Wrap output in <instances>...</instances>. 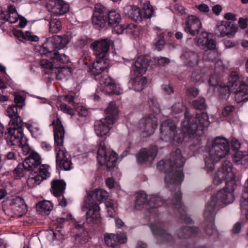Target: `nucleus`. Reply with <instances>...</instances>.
I'll return each mask as SVG.
<instances>
[{
	"label": "nucleus",
	"mask_w": 248,
	"mask_h": 248,
	"mask_svg": "<svg viewBox=\"0 0 248 248\" xmlns=\"http://www.w3.org/2000/svg\"><path fill=\"white\" fill-rule=\"evenodd\" d=\"M197 8L202 12L206 13L209 11V7L205 4L196 5Z\"/></svg>",
	"instance_id": "64"
},
{
	"label": "nucleus",
	"mask_w": 248,
	"mask_h": 248,
	"mask_svg": "<svg viewBox=\"0 0 248 248\" xmlns=\"http://www.w3.org/2000/svg\"><path fill=\"white\" fill-rule=\"evenodd\" d=\"M18 17V15L14 5L9 6L7 11L0 7V24H3L6 21L15 23L17 21Z\"/></svg>",
	"instance_id": "25"
},
{
	"label": "nucleus",
	"mask_w": 248,
	"mask_h": 248,
	"mask_svg": "<svg viewBox=\"0 0 248 248\" xmlns=\"http://www.w3.org/2000/svg\"><path fill=\"white\" fill-rule=\"evenodd\" d=\"M197 44L201 49L205 51L214 50L216 46V41L213 39L209 38L208 33L203 31H202L197 37Z\"/></svg>",
	"instance_id": "26"
},
{
	"label": "nucleus",
	"mask_w": 248,
	"mask_h": 248,
	"mask_svg": "<svg viewBox=\"0 0 248 248\" xmlns=\"http://www.w3.org/2000/svg\"><path fill=\"white\" fill-rule=\"evenodd\" d=\"M98 14H93L92 17V23L96 28H103L104 27L107 18L106 15H98Z\"/></svg>",
	"instance_id": "40"
},
{
	"label": "nucleus",
	"mask_w": 248,
	"mask_h": 248,
	"mask_svg": "<svg viewBox=\"0 0 248 248\" xmlns=\"http://www.w3.org/2000/svg\"><path fill=\"white\" fill-rule=\"evenodd\" d=\"M40 64L42 67L47 69H50L53 66V64H52L51 62L46 59H43L41 60Z\"/></svg>",
	"instance_id": "56"
},
{
	"label": "nucleus",
	"mask_w": 248,
	"mask_h": 248,
	"mask_svg": "<svg viewBox=\"0 0 248 248\" xmlns=\"http://www.w3.org/2000/svg\"><path fill=\"white\" fill-rule=\"evenodd\" d=\"M105 243L109 247H114L119 243L124 244L126 241L125 234L124 232H120L115 234L110 233L105 236Z\"/></svg>",
	"instance_id": "28"
},
{
	"label": "nucleus",
	"mask_w": 248,
	"mask_h": 248,
	"mask_svg": "<svg viewBox=\"0 0 248 248\" xmlns=\"http://www.w3.org/2000/svg\"><path fill=\"white\" fill-rule=\"evenodd\" d=\"M21 148L23 154L25 155H27L30 152V147L28 144L26 143V139L23 140V143L20 146H18Z\"/></svg>",
	"instance_id": "60"
},
{
	"label": "nucleus",
	"mask_w": 248,
	"mask_h": 248,
	"mask_svg": "<svg viewBox=\"0 0 248 248\" xmlns=\"http://www.w3.org/2000/svg\"><path fill=\"white\" fill-rule=\"evenodd\" d=\"M198 232V229L196 227L185 226L180 229L178 235L181 238H186L192 235L196 234Z\"/></svg>",
	"instance_id": "37"
},
{
	"label": "nucleus",
	"mask_w": 248,
	"mask_h": 248,
	"mask_svg": "<svg viewBox=\"0 0 248 248\" xmlns=\"http://www.w3.org/2000/svg\"><path fill=\"white\" fill-rule=\"evenodd\" d=\"M9 127L5 133V139L7 143L11 146H20L25 139L23 133V127H27L31 131L32 126L23 122L21 118H16L9 123Z\"/></svg>",
	"instance_id": "7"
},
{
	"label": "nucleus",
	"mask_w": 248,
	"mask_h": 248,
	"mask_svg": "<svg viewBox=\"0 0 248 248\" xmlns=\"http://www.w3.org/2000/svg\"><path fill=\"white\" fill-rule=\"evenodd\" d=\"M150 227L154 234L156 236L158 243L171 242L172 240V237L163 228L161 223L151 224Z\"/></svg>",
	"instance_id": "23"
},
{
	"label": "nucleus",
	"mask_w": 248,
	"mask_h": 248,
	"mask_svg": "<svg viewBox=\"0 0 248 248\" xmlns=\"http://www.w3.org/2000/svg\"><path fill=\"white\" fill-rule=\"evenodd\" d=\"M69 41L67 36H53L43 45L40 48V53H48V52L56 50V49H62L68 44Z\"/></svg>",
	"instance_id": "12"
},
{
	"label": "nucleus",
	"mask_w": 248,
	"mask_h": 248,
	"mask_svg": "<svg viewBox=\"0 0 248 248\" xmlns=\"http://www.w3.org/2000/svg\"><path fill=\"white\" fill-rule=\"evenodd\" d=\"M47 3L49 10L56 16H61L66 13L69 8L67 3L64 1H49Z\"/></svg>",
	"instance_id": "27"
},
{
	"label": "nucleus",
	"mask_w": 248,
	"mask_h": 248,
	"mask_svg": "<svg viewBox=\"0 0 248 248\" xmlns=\"http://www.w3.org/2000/svg\"><path fill=\"white\" fill-rule=\"evenodd\" d=\"M202 27V24L200 19L195 16L190 15L185 21L184 29L185 32L194 36L201 31Z\"/></svg>",
	"instance_id": "17"
},
{
	"label": "nucleus",
	"mask_w": 248,
	"mask_h": 248,
	"mask_svg": "<svg viewBox=\"0 0 248 248\" xmlns=\"http://www.w3.org/2000/svg\"><path fill=\"white\" fill-rule=\"evenodd\" d=\"M108 196V193L105 190L95 189L84 199V207L89 206L90 204H98L97 202H103Z\"/></svg>",
	"instance_id": "24"
},
{
	"label": "nucleus",
	"mask_w": 248,
	"mask_h": 248,
	"mask_svg": "<svg viewBox=\"0 0 248 248\" xmlns=\"http://www.w3.org/2000/svg\"><path fill=\"white\" fill-rule=\"evenodd\" d=\"M164 202L161 200V198L156 195L152 196L148 202L149 205L153 208H157L162 206Z\"/></svg>",
	"instance_id": "47"
},
{
	"label": "nucleus",
	"mask_w": 248,
	"mask_h": 248,
	"mask_svg": "<svg viewBox=\"0 0 248 248\" xmlns=\"http://www.w3.org/2000/svg\"><path fill=\"white\" fill-rule=\"evenodd\" d=\"M54 126V138L55 142L57 146L56 150H58L56 162L61 169L65 170H70L73 168L69 155L63 147L64 137V129L62 125V122L59 118H57L56 122L52 123Z\"/></svg>",
	"instance_id": "4"
},
{
	"label": "nucleus",
	"mask_w": 248,
	"mask_h": 248,
	"mask_svg": "<svg viewBox=\"0 0 248 248\" xmlns=\"http://www.w3.org/2000/svg\"><path fill=\"white\" fill-rule=\"evenodd\" d=\"M170 62V59L166 57H161L157 59V63L160 66H165Z\"/></svg>",
	"instance_id": "58"
},
{
	"label": "nucleus",
	"mask_w": 248,
	"mask_h": 248,
	"mask_svg": "<svg viewBox=\"0 0 248 248\" xmlns=\"http://www.w3.org/2000/svg\"><path fill=\"white\" fill-rule=\"evenodd\" d=\"M109 65L108 61L106 59L96 58L91 68V73L95 76H98L103 71L107 70Z\"/></svg>",
	"instance_id": "31"
},
{
	"label": "nucleus",
	"mask_w": 248,
	"mask_h": 248,
	"mask_svg": "<svg viewBox=\"0 0 248 248\" xmlns=\"http://www.w3.org/2000/svg\"><path fill=\"white\" fill-rule=\"evenodd\" d=\"M219 82V77L217 75H213L211 76L209 79V83L212 86H216L218 85Z\"/></svg>",
	"instance_id": "54"
},
{
	"label": "nucleus",
	"mask_w": 248,
	"mask_h": 248,
	"mask_svg": "<svg viewBox=\"0 0 248 248\" xmlns=\"http://www.w3.org/2000/svg\"><path fill=\"white\" fill-rule=\"evenodd\" d=\"M51 185L52 193L58 198L59 204L62 206H66L67 200L63 195L65 188V183L63 180L56 179L51 181Z\"/></svg>",
	"instance_id": "16"
},
{
	"label": "nucleus",
	"mask_w": 248,
	"mask_h": 248,
	"mask_svg": "<svg viewBox=\"0 0 248 248\" xmlns=\"http://www.w3.org/2000/svg\"><path fill=\"white\" fill-rule=\"evenodd\" d=\"M112 153L104 141H100L98 145L97 159L101 165H105L109 170L116 166L117 157Z\"/></svg>",
	"instance_id": "10"
},
{
	"label": "nucleus",
	"mask_w": 248,
	"mask_h": 248,
	"mask_svg": "<svg viewBox=\"0 0 248 248\" xmlns=\"http://www.w3.org/2000/svg\"><path fill=\"white\" fill-rule=\"evenodd\" d=\"M230 145L225 138H216L209 150V156L216 162L224 157L229 152Z\"/></svg>",
	"instance_id": "11"
},
{
	"label": "nucleus",
	"mask_w": 248,
	"mask_h": 248,
	"mask_svg": "<svg viewBox=\"0 0 248 248\" xmlns=\"http://www.w3.org/2000/svg\"><path fill=\"white\" fill-rule=\"evenodd\" d=\"M240 205L241 208H245V206H248V179L246 181L243 187Z\"/></svg>",
	"instance_id": "42"
},
{
	"label": "nucleus",
	"mask_w": 248,
	"mask_h": 248,
	"mask_svg": "<svg viewBox=\"0 0 248 248\" xmlns=\"http://www.w3.org/2000/svg\"><path fill=\"white\" fill-rule=\"evenodd\" d=\"M14 96L15 102L17 104L16 105H17L19 109H21L22 108V104L24 102V98L18 93L15 94Z\"/></svg>",
	"instance_id": "53"
},
{
	"label": "nucleus",
	"mask_w": 248,
	"mask_h": 248,
	"mask_svg": "<svg viewBox=\"0 0 248 248\" xmlns=\"http://www.w3.org/2000/svg\"><path fill=\"white\" fill-rule=\"evenodd\" d=\"M9 209L18 218H21L27 211L24 200L18 196L13 198L10 201Z\"/></svg>",
	"instance_id": "21"
},
{
	"label": "nucleus",
	"mask_w": 248,
	"mask_h": 248,
	"mask_svg": "<svg viewBox=\"0 0 248 248\" xmlns=\"http://www.w3.org/2000/svg\"><path fill=\"white\" fill-rule=\"evenodd\" d=\"M204 161H205L204 169L208 172L212 171L215 168L214 162H216V161H214L213 160L211 159L210 157V158H205Z\"/></svg>",
	"instance_id": "51"
},
{
	"label": "nucleus",
	"mask_w": 248,
	"mask_h": 248,
	"mask_svg": "<svg viewBox=\"0 0 248 248\" xmlns=\"http://www.w3.org/2000/svg\"><path fill=\"white\" fill-rule=\"evenodd\" d=\"M45 19L49 22V30L51 33H57L61 30L62 24L59 19L50 17Z\"/></svg>",
	"instance_id": "39"
},
{
	"label": "nucleus",
	"mask_w": 248,
	"mask_h": 248,
	"mask_svg": "<svg viewBox=\"0 0 248 248\" xmlns=\"http://www.w3.org/2000/svg\"><path fill=\"white\" fill-rule=\"evenodd\" d=\"M24 162L28 168L31 170L41 164L42 159L40 155L37 152H32L25 159Z\"/></svg>",
	"instance_id": "32"
},
{
	"label": "nucleus",
	"mask_w": 248,
	"mask_h": 248,
	"mask_svg": "<svg viewBox=\"0 0 248 248\" xmlns=\"http://www.w3.org/2000/svg\"><path fill=\"white\" fill-rule=\"evenodd\" d=\"M157 125V118L153 115H150L143 117L140 121L138 127L143 132L150 135L154 133Z\"/></svg>",
	"instance_id": "19"
},
{
	"label": "nucleus",
	"mask_w": 248,
	"mask_h": 248,
	"mask_svg": "<svg viewBox=\"0 0 248 248\" xmlns=\"http://www.w3.org/2000/svg\"><path fill=\"white\" fill-rule=\"evenodd\" d=\"M183 105L182 103L177 102L172 106V110L175 113H179L182 112Z\"/></svg>",
	"instance_id": "55"
},
{
	"label": "nucleus",
	"mask_w": 248,
	"mask_h": 248,
	"mask_svg": "<svg viewBox=\"0 0 248 248\" xmlns=\"http://www.w3.org/2000/svg\"><path fill=\"white\" fill-rule=\"evenodd\" d=\"M192 105L196 109L202 110L205 109L206 108V104L204 98H198L194 100Z\"/></svg>",
	"instance_id": "50"
},
{
	"label": "nucleus",
	"mask_w": 248,
	"mask_h": 248,
	"mask_svg": "<svg viewBox=\"0 0 248 248\" xmlns=\"http://www.w3.org/2000/svg\"><path fill=\"white\" fill-rule=\"evenodd\" d=\"M113 28L112 31L118 34H122L124 32H129V30H131L134 27V25H119L115 24Z\"/></svg>",
	"instance_id": "44"
},
{
	"label": "nucleus",
	"mask_w": 248,
	"mask_h": 248,
	"mask_svg": "<svg viewBox=\"0 0 248 248\" xmlns=\"http://www.w3.org/2000/svg\"><path fill=\"white\" fill-rule=\"evenodd\" d=\"M111 41L108 38L100 39L92 43L90 48L93 50L96 58L105 59L109 49Z\"/></svg>",
	"instance_id": "15"
},
{
	"label": "nucleus",
	"mask_w": 248,
	"mask_h": 248,
	"mask_svg": "<svg viewBox=\"0 0 248 248\" xmlns=\"http://www.w3.org/2000/svg\"><path fill=\"white\" fill-rule=\"evenodd\" d=\"M51 58L55 62H60L62 63H66L69 62V58L64 54L60 53L58 51L48 52V53H41Z\"/></svg>",
	"instance_id": "34"
},
{
	"label": "nucleus",
	"mask_w": 248,
	"mask_h": 248,
	"mask_svg": "<svg viewBox=\"0 0 248 248\" xmlns=\"http://www.w3.org/2000/svg\"><path fill=\"white\" fill-rule=\"evenodd\" d=\"M232 160L239 165H248V152L237 151L232 156Z\"/></svg>",
	"instance_id": "36"
},
{
	"label": "nucleus",
	"mask_w": 248,
	"mask_h": 248,
	"mask_svg": "<svg viewBox=\"0 0 248 248\" xmlns=\"http://www.w3.org/2000/svg\"><path fill=\"white\" fill-rule=\"evenodd\" d=\"M31 170L30 169L25 165L24 161L22 163H19L14 170V173L16 177H23L27 172Z\"/></svg>",
	"instance_id": "43"
},
{
	"label": "nucleus",
	"mask_w": 248,
	"mask_h": 248,
	"mask_svg": "<svg viewBox=\"0 0 248 248\" xmlns=\"http://www.w3.org/2000/svg\"><path fill=\"white\" fill-rule=\"evenodd\" d=\"M104 118L96 121L94 124V131L98 137H103L108 134L112 125L117 118L118 111L115 102H111L105 110Z\"/></svg>",
	"instance_id": "6"
},
{
	"label": "nucleus",
	"mask_w": 248,
	"mask_h": 248,
	"mask_svg": "<svg viewBox=\"0 0 248 248\" xmlns=\"http://www.w3.org/2000/svg\"><path fill=\"white\" fill-rule=\"evenodd\" d=\"M106 8L100 3H97L95 5L93 14L97 13L98 15H106Z\"/></svg>",
	"instance_id": "52"
},
{
	"label": "nucleus",
	"mask_w": 248,
	"mask_h": 248,
	"mask_svg": "<svg viewBox=\"0 0 248 248\" xmlns=\"http://www.w3.org/2000/svg\"><path fill=\"white\" fill-rule=\"evenodd\" d=\"M182 193L180 190H178L174 196V201L168 200L167 201V204L168 206H172L175 207L180 214V217L186 223H190L192 221V219L190 217L187 216L186 213L185 209L181 202Z\"/></svg>",
	"instance_id": "18"
},
{
	"label": "nucleus",
	"mask_w": 248,
	"mask_h": 248,
	"mask_svg": "<svg viewBox=\"0 0 248 248\" xmlns=\"http://www.w3.org/2000/svg\"><path fill=\"white\" fill-rule=\"evenodd\" d=\"M99 83L101 86V90L105 94L119 95L122 93V90L120 86L107 74L101 77Z\"/></svg>",
	"instance_id": "13"
},
{
	"label": "nucleus",
	"mask_w": 248,
	"mask_h": 248,
	"mask_svg": "<svg viewBox=\"0 0 248 248\" xmlns=\"http://www.w3.org/2000/svg\"><path fill=\"white\" fill-rule=\"evenodd\" d=\"M185 163L181 151L177 149L170 154L169 160H161L157 164V169L165 172V182L166 187L170 191L179 188L183 180L182 168Z\"/></svg>",
	"instance_id": "2"
},
{
	"label": "nucleus",
	"mask_w": 248,
	"mask_h": 248,
	"mask_svg": "<svg viewBox=\"0 0 248 248\" xmlns=\"http://www.w3.org/2000/svg\"><path fill=\"white\" fill-rule=\"evenodd\" d=\"M204 79L205 75L201 70H196L191 74V80L195 84H201L204 81Z\"/></svg>",
	"instance_id": "45"
},
{
	"label": "nucleus",
	"mask_w": 248,
	"mask_h": 248,
	"mask_svg": "<svg viewBox=\"0 0 248 248\" xmlns=\"http://www.w3.org/2000/svg\"><path fill=\"white\" fill-rule=\"evenodd\" d=\"M147 67V60L143 57H139L131 66V71L136 76H141L146 72Z\"/></svg>",
	"instance_id": "30"
},
{
	"label": "nucleus",
	"mask_w": 248,
	"mask_h": 248,
	"mask_svg": "<svg viewBox=\"0 0 248 248\" xmlns=\"http://www.w3.org/2000/svg\"><path fill=\"white\" fill-rule=\"evenodd\" d=\"M165 40L162 39L160 38L159 39L158 41L156 43L155 47L156 49L158 50H161L163 48L164 45H165Z\"/></svg>",
	"instance_id": "63"
},
{
	"label": "nucleus",
	"mask_w": 248,
	"mask_h": 248,
	"mask_svg": "<svg viewBox=\"0 0 248 248\" xmlns=\"http://www.w3.org/2000/svg\"><path fill=\"white\" fill-rule=\"evenodd\" d=\"M147 80L145 77H142L139 79L132 78L128 83L129 89L134 90L136 92L142 90L147 84Z\"/></svg>",
	"instance_id": "33"
},
{
	"label": "nucleus",
	"mask_w": 248,
	"mask_h": 248,
	"mask_svg": "<svg viewBox=\"0 0 248 248\" xmlns=\"http://www.w3.org/2000/svg\"><path fill=\"white\" fill-rule=\"evenodd\" d=\"M238 29V26L232 22L222 21L216 25L214 32L219 37L233 36Z\"/></svg>",
	"instance_id": "14"
},
{
	"label": "nucleus",
	"mask_w": 248,
	"mask_h": 248,
	"mask_svg": "<svg viewBox=\"0 0 248 248\" xmlns=\"http://www.w3.org/2000/svg\"><path fill=\"white\" fill-rule=\"evenodd\" d=\"M53 209V204L49 201L44 200L36 205L37 211L42 215H48Z\"/></svg>",
	"instance_id": "35"
},
{
	"label": "nucleus",
	"mask_w": 248,
	"mask_h": 248,
	"mask_svg": "<svg viewBox=\"0 0 248 248\" xmlns=\"http://www.w3.org/2000/svg\"><path fill=\"white\" fill-rule=\"evenodd\" d=\"M60 107L62 111H63L65 113H67L69 114H70V115L74 114L73 110L69 106H68L66 104L62 103L60 105Z\"/></svg>",
	"instance_id": "57"
},
{
	"label": "nucleus",
	"mask_w": 248,
	"mask_h": 248,
	"mask_svg": "<svg viewBox=\"0 0 248 248\" xmlns=\"http://www.w3.org/2000/svg\"><path fill=\"white\" fill-rule=\"evenodd\" d=\"M78 115L82 117H85L88 114V111L86 108L80 106L78 107L77 110Z\"/></svg>",
	"instance_id": "62"
},
{
	"label": "nucleus",
	"mask_w": 248,
	"mask_h": 248,
	"mask_svg": "<svg viewBox=\"0 0 248 248\" xmlns=\"http://www.w3.org/2000/svg\"><path fill=\"white\" fill-rule=\"evenodd\" d=\"M157 151L158 149L156 146H152L149 149H141L136 155L138 163L140 164L144 163H151L155 158Z\"/></svg>",
	"instance_id": "20"
},
{
	"label": "nucleus",
	"mask_w": 248,
	"mask_h": 248,
	"mask_svg": "<svg viewBox=\"0 0 248 248\" xmlns=\"http://www.w3.org/2000/svg\"><path fill=\"white\" fill-rule=\"evenodd\" d=\"M15 35L19 38H22L23 39H28L29 41L36 42L38 40V37L37 36H33L31 33L26 31L24 34L22 31H17L15 33Z\"/></svg>",
	"instance_id": "48"
},
{
	"label": "nucleus",
	"mask_w": 248,
	"mask_h": 248,
	"mask_svg": "<svg viewBox=\"0 0 248 248\" xmlns=\"http://www.w3.org/2000/svg\"><path fill=\"white\" fill-rule=\"evenodd\" d=\"M148 202L147 194L144 192H140L136 196L135 207L137 210H140Z\"/></svg>",
	"instance_id": "38"
},
{
	"label": "nucleus",
	"mask_w": 248,
	"mask_h": 248,
	"mask_svg": "<svg viewBox=\"0 0 248 248\" xmlns=\"http://www.w3.org/2000/svg\"><path fill=\"white\" fill-rule=\"evenodd\" d=\"M234 108L233 106H226L224 107L222 110V114L224 116L226 117L233 111Z\"/></svg>",
	"instance_id": "59"
},
{
	"label": "nucleus",
	"mask_w": 248,
	"mask_h": 248,
	"mask_svg": "<svg viewBox=\"0 0 248 248\" xmlns=\"http://www.w3.org/2000/svg\"><path fill=\"white\" fill-rule=\"evenodd\" d=\"M18 108L17 105H12L8 107L6 112L7 115L11 118L10 121L17 117L20 118L18 114Z\"/></svg>",
	"instance_id": "46"
},
{
	"label": "nucleus",
	"mask_w": 248,
	"mask_h": 248,
	"mask_svg": "<svg viewBox=\"0 0 248 248\" xmlns=\"http://www.w3.org/2000/svg\"><path fill=\"white\" fill-rule=\"evenodd\" d=\"M210 124L207 113H197L195 118H192L189 112L186 110L185 112L184 119L182 122V130L187 135L188 139L193 138L196 132L202 131Z\"/></svg>",
	"instance_id": "5"
},
{
	"label": "nucleus",
	"mask_w": 248,
	"mask_h": 248,
	"mask_svg": "<svg viewBox=\"0 0 248 248\" xmlns=\"http://www.w3.org/2000/svg\"><path fill=\"white\" fill-rule=\"evenodd\" d=\"M235 93V100L237 103L248 100V78L239 77L235 72L231 74L227 85L221 88L220 93L225 97H228L230 93Z\"/></svg>",
	"instance_id": "3"
},
{
	"label": "nucleus",
	"mask_w": 248,
	"mask_h": 248,
	"mask_svg": "<svg viewBox=\"0 0 248 248\" xmlns=\"http://www.w3.org/2000/svg\"><path fill=\"white\" fill-rule=\"evenodd\" d=\"M124 12L131 19L136 21H141L142 18H150L153 14L154 10L150 1H145L142 4L141 10L136 6L128 5L124 7Z\"/></svg>",
	"instance_id": "9"
},
{
	"label": "nucleus",
	"mask_w": 248,
	"mask_h": 248,
	"mask_svg": "<svg viewBox=\"0 0 248 248\" xmlns=\"http://www.w3.org/2000/svg\"><path fill=\"white\" fill-rule=\"evenodd\" d=\"M16 158V154L14 152L11 151L6 154L2 159L3 161L5 159L7 160H15Z\"/></svg>",
	"instance_id": "61"
},
{
	"label": "nucleus",
	"mask_w": 248,
	"mask_h": 248,
	"mask_svg": "<svg viewBox=\"0 0 248 248\" xmlns=\"http://www.w3.org/2000/svg\"><path fill=\"white\" fill-rule=\"evenodd\" d=\"M160 131V139L163 141L173 144L181 143L187 137V135L186 136L182 130L181 133H177L176 125L170 120L163 121L161 123Z\"/></svg>",
	"instance_id": "8"
},
{
	"label": "nucleus",
	"mask_w": 248,
	"mask_h": 248,
	"mask_svg": "<svg viewBox=\"0 0 248 248\" xmlns=\"http://www.w3.org/2000/svg\"><path fill=\"white\" fill-rule=\"evenodd\" d=\"M108 21L110 25L118 24L121 21V16L115 10L110 11L108 14Z\"/></svg>",
	"instance_id": "41"
},
{
	"label": "nucleus",
	"mask_w": 248,
	"mask_h": 248,
	"mask_svg": "<svg viewBox=\"0 0 248 248\" xmlns=\"http://www.w3.org/2000/svg\"><path fill=\"white\" fill-rule=\"evenodd\" d=\"M39 166L38 174L40 175L44 180L49 177L50 175V173L48 170L49 166L46 164H41Z\"/></svg>",
	"instance_id": "49"
},
{
	"label": "nucleus",
	"mask_w": 248,
	"mask_h": 248,
	"mask_svg": "<svg viewBox=\"0 0 248 248\" xmlns=\"http://www.w3.org/2000/svg\"><path fill=\"white\" fill-rule=\"evenodd\" d=\"M181 58L185 65L193 67L197 66L200 61V56L194 51L186 50L184 51Z\"/></svg>",
	"instance_id": "29"
},
{
	"label": "nucleus",
	"mask_w": 248,
	"mask_h": 248,
	"mask_svg": "<svg viewBox=\"0 0 248 248\" xmlns=\"http://www.w3.org/2000/svg\"><path fill=\"white\" fill-rule=\"evenodd\" d=\"M86 212V220L88 223L98 224L101 222V217L99 213V207L98 204H90L89 206L84 207V203L82 206V210Z\"/></svg>",
	"instance_id": "22"
},
{
	"label": "nucleus",
	"mask_w": 248,
	"mask_h": 248,
	"mask_svg": "<svg viewBox=\"0 0 248 248\" xmlns=\"http://www.w3.org/2000/svg\"><path fill=\"white\" fill-rule=\"evenodd\" d=\"M224 180H226L225 187L218 191L216 195H212L205 207L204 216L206 218L211 219V221L214 219L221 203L229 204L232 203L234 199L233 191L237 185L232 170V164L228 161H224L222 166L218 169L215 175L214 183L218 185ZM205 231L209 235H211L216 232L212 221L206 227Z\"/></svg>",
	"instance_id": "1"
}]
</instances>
